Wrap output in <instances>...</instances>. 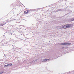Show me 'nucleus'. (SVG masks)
I'll list each match as a JSON object with an SVG mask.
<instances>
[{"instance_id": "nucleus-1", "label": "nucleus", "mask_w": 74, "mask_h": 74, "mask_svg": "<svg viewBox=\"0 0 74 74\" xmlns=\"http://www.w3.org/2000/svg\"><path fill=\"white\" fill-rule=\"evenodd\" d=\"M71 26V24H66L63 26H60L59 27V29H62V28H63V29H67L69 28Z\"/></svg>"}, {"instance_id": "nucleus-3", "label": "nucleus", "mask_w": 74, "mask_h": 74, "mask_svg": "<svg viewBox=\"0 0 74 74\" xmlns=\"http://www.w3.org/2000/svg\"><path fill=\"white\" fill-rule=\"evenodd\" d=\"M7 23V21H4L3 22V24H2L1 25H2V26H3V25H4L5 23Z\"/></svg>"}, {"instance_id": "nucleus-11", "label": "nucleus", "mask_w": 74, "mask_h": 74, "mask_svg": "<svg viewBox=\"0 0 74 74\" xmlns=\"http://www.w3.org/2000/svg\"><path fill=\"white\" fill-rule=\"evenodd\" d=\"M73 20H74V18H73Z\"/></svg>"}, {"instance_id": "nucleus-10", "label": "nucleus", "mask_w": 74, "mask_h": 74, "mask_svg": "<svg viewBox=\"0 0 74 74\" xmlns=\"http://www.w3.org/2000/svg\"><path fill=\"white\" fill-rule=\"evenodd\" d=\"M65 48H68V47H66Z\"/></svg>"}, {"instance_id": "nucleus-4", "label": "nucleus", "mask_w": 74, "mask_h": 74, "mask_svg": "<svg viewBox=\"0 0 74 74\" xmlns=\"http://www.w3.org/2000/svg\"><path fill=\"white\" fill-rule=\"evenodd\" d=\"M28 11H25L24 12V13L25 14H28Z\"/></svg>"}, {"instance_id": "nucleus-7", "label": "nucleus", "mask_w": 74, "mask_h": 74, "mask_svg": "<svg viewBox=\"0 0 74 74\" xmlns=\"http://www.w3.org/2000/svg\"><path fill=\"white\" fill-rule=\"evenodd\" d=\"M4 67H8V65L7 64L6 65H4Z\"/></svg>"}, {"instance_id": "nucleus-5", "label": "nucleus", "mask_w": 74, "mask_h": 74, "mask_svg": "<svg viewBox=\"0 0 74 74\" xmlns=\"http://www.w3.org/2000/svg\"><path fill=\"white\" fill-rule=\"evenodd\" d=\"M49 60V59H45L44 60H43V62H46V61H47V60Z\"/></svg>"}, {"instance_id": "nucleus-2", "label": "nucleus", "mask_w": 74, "mask_h": 74, "mask_svg": "<svg viewBox=\"0 0 74 74\" xmlns=\"http://www.w3.org/2000/svg\"><path fill=\"white\" fill-rule=\"evenodd\" d=\"M71 43L69 42L66 43H62L61 44V45H71Z\"/></svg>"}, {"instance_id": "nucleus-9", "label": "nucleus", "mask_w": 74, "mask_h": 74, "mask_svg": "<svg viewBox=\"0 0 74 74\" xmlns=\"http://www.w3.org/2000/svg\"><path fill=\"white\" fill-rule=\"evenodd\" d=\"M70 20H71V21H73L74 20V18H72V19H70Z\"/></svg>"}, {"instance_id": "nucleus-8", "label": "nucleus", "mask_w": 74, "mask_h": 74, "mask_svg": "<svg viewBox=\"0 0 74 74\" xmlns=\"http://www.w3.org/2000/svg\"><path fill=\"white\" fill-rule=\"evenodd\" d=\"M3 73H4V71H3L0 72V74H1Z\"/></svg>"}, {"instance_id": "nucleus-6", "label": "nucleus", "mask_w": 74, "mask_h": 74, "mask_svg": "<svg viewBox=\"0 0 74 74\" xmlns=\"http://www.w3.org/2000/svg\"><path fill=\"white\" fill-rule=\"evenodd\" d=\"M12 66V64H8V66Z\"/></svg>"}]
</instances>
